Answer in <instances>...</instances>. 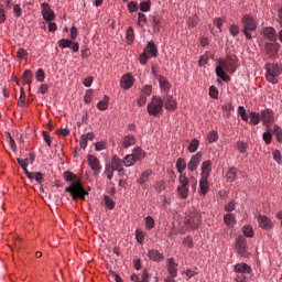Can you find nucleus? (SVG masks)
<instances>
[{
    "mask_svg": "<svg viewBox=\"0 0 282 282\" xmlns=\"http://www.w3.org/2000/svg\"><path fill=\"white\" fill-rule=\"evenodd\" d=\"M153 171L151 170H145L141 175L140 177L137 180V182L139 184H147V182H149V177H151Z\"/></svg>",
    "mask_w": 282,
    "mask_h": 282,
    "instance_id": "72a5a7b5",
    "label": "nucleus"
},
{
    "mask_svg": "<svg viewBox=\"0 0 282 282\" xmlns=\"http://www.w3.org/2000/svg\"><path fill=\"white\" fill-rule=\"evenodd\" d=\"M167 272L170 276H177V263L174 258L167 259Z\"/></svg>",
    "mask_w": 282,
    "mask_h": 282,
    "instance_id": "b1692460",
    "label": "nucleus"
},
{
    "mask_svg": "<svg viewBox=\"0 0 282 282\" xmlns=\"http://www.w3.org/2000/svg\"><path fill=\"white\" fill-rule=\"evenodd\" d=\"M153 94V86L151 85H144L141 89V95L143 96H151Z\"/></svg>",
    "mask_w": 282,
    "mask_h": 282,
    "instance_id": "6e6d98bb",
    "label": "nucleus"
},
{
    "mask_svg": "<svg viewBox=\"0 0 282 282\" xmlns=\"http://www.w3.org/2000/svg\"><path fill=\"white\" fill-rule=\"evenodd\" d=\"M64 180H66V182H74V180H76V176L72 173V171H66L64 172Z\"/></svg>",
    "mask_w": 282,
    "mask_h": 282,
    "instance_id": "774afa93",
    "label": "nucleus"
},
{
    "mask_svg": "<svg viewBox=\"0 0 282 282\" xmlns=\"http://www.w3.org/2000/svg\"><path fill=\"white\" fill-rule=\"evenodd\" d=\"M260 116L264 126L272 124L274 122V111H272V109L265 108L261 110Z\"/></svg>",
    "mask_w": 282,
    "mask_h": 282,
    "instance_id": "4468645a",
    "label": "nucleus"
},
{
    "mask_svg": "<svg viewBox=\"0 0 282 282\" xmlns=\"http://www.w3.org/2000/svg\"><path fill=\"white\" fill-rule=\"evenodd\" d=\"M257 221L262 230H270L272 228V220L265 215L259 214Z\"/></svg>",
    "mask_w": 282,
    "mask_h": 282,
    "instance_id": "2eb2a0df",
    "label": "nucleus"
},
{
    "mask_svg": "<svg viewBox=\"0 0 282 282\" xmlns=\"http://www.w3.org/2000/svg\"><path fill=\"white\" fill-rule=\"evenodd\" d=\"M135 240L142 246L144 243V231L138 228L135 229Z\"/></svg>",
    "mask_w": 282,
    "mask_h": 282,
    "instance_id": "8fccbe9b",
    "label": "nucleus"
},
{
    "mask_svg": "<svg viewBox=\"0 0 282 282\" xmlns=\"http://www.w3.org/2000/svg\"><path fill=\"white\" fill-rule=\"evenodd\" d=\"M151 24L153 28V32L158 34V32H160V28H162V15L160 14L153 15L151 19Z\"/></svg>",
    "mask_w": 282,
    "mask_h": 282,
    "instance_id": "393cba45",
    "label": "nucleus"
},
{
    "mask_svg": "<svg viewBox=\"0 0 282 282\" xmlns=\"http://www.w3.org/2000/svg\"><path fill=\"white\" fill-rule=\"evenodd\" d=\"M145 228L147 230H153V228H155V219H153V217H145Z\"/></svg>",
    "mask_w": 282,
    "mask_h": 282,
    "instance_id": "09e8293b",
    "label": "nucleus"
},
{
    "mask_svg": "<svg viewBox=\"0 0 282 282\" xmlns=\"http://www.w3.org/2000/svg\"><path fill=\"white\" fill-rule=\"evenodd\" d=\"M207 140L209 144H213V142H217L219 140V133L216 130H212L207 134Z\"/></svg>",
    "mask_w": 282,
    "mask_h": 282,
    "instance_id": "ea45409f",
    "label": "nucleus"
},
{
    "mask_svg": "<svg viewBox=\"0 0 282 282\" xmlns=\"http://www.w3.org/2000/svg\"><path fill=\"white\" fill-rule=\"evenodd\" d=\"M262 34H264V36L273 43H275V41L278 40L276 30H274V28L272 26L264 28Z\"/></svg>",
    "mask_w": 282,
    "mask_h": 282,
    "instance_id": "4be33fe9",
    "label": "nucleus"
},
{
    "mask_svg": "<svg viewBox=\"0 0 282 282\" xmlns=\"http://www.w3.org/2000/svg\"><path fill=\"white\" fill-rule=\"evenodd\" d=\"M265 69V79L271 85H276L279 83V76L282 74L281 65L276 63H267L264 66Z\"/></svg>",
    "mask_w": 282,
    "mask_h": 282,
    "instance_id": "7ed1b4c3",
    "label": "nucleus"
},
{
    "mask_svg": "<svg viewBox=\"0 0 282 282\" xmlns=\"http://www.w3.org/2000/svg\"><path fill=\"white\" fill-rule=\"evenodd\" d=\"M17 58H20V61L28 58V51L25 48H19L17 52Z\"/></svg>",
    "mask_w": 282,
    "mask_h": 282,
    "instance_id": "69168bd1",
    "label": "nucleus"
},
{
    "mask_svg": "<svg viewBox=\"0 0 282 282\" xmlns=\"http://www.w3.org/2000/svg\"><path fill=\"white\" fill-rule=\"evenodd\" d=\"M160 89H162L163 94L169 95L171 91V83L164 75L162 77H158Z\"/></svg>",
    "mask_w": 282,
    "mask_h": 282,
    "instance_id": "412c9836",
    "label": "nucleus"
},
{
    "mask_svg": "<svg viewBox=\"0 0 282 282\" xmlns=\"http://www.w3.org/2000/svg\"><path fill=\"white\" fill-rule=\"evenodd\" d=\"M65 192L70 193L73 199H85V196L89 195L80 181L73 182L69 187L65 188Z\"/></svg>",
    "mask_w": 282,
    "mask_h": 282,
    "instance_id": "0eeeda50",
    "label": "nucleus"
},
{
    "mask_svg": "<svg viewBox=\"0 0 282 282\" xmlns=\"http://www.w3.org/2000/svg\"><path fill=\"white\" fill-rule=\"evenodd\" d=\"M262 140L265 142V144L272 143V133L270 132V128H268V131L262 134Z\"/></svg>",
    "mask_w": 282,
    "mask_h": 282,
    "instance_id": "bf43d9fd",
    "label": "nucleus"
},
{
    "mask_svg": "<svg viewBox=\"0 0 282 282\" xmlns=\"http://www.w3.org/2000/svg\"><path fill=\"white\" fill-rule=\"evenodd\" d=\"M133 83H135V78L131 73H127L122 75L120 79L121 88L124 89L126 91L131 89V87H133Z\"/></svg>",
    "mask_w": 282,
    "mask_h": 282,
    "instance_id": "ddd939ff",
    "label": "nucleus"
},
{
    "mask_svg": "<svg viewBox=\"0 0 282 282\" xmlns=\"http://www.w3.org/2000/svg\"><path fill=\"white\" fill-rule=\"evenodd\" d=\"M94 138H96V135H94V132L83 134L79 139L80 149H87V143L89 142V140H94Z\"/></svg>",
    "mask_w": 282,
    "mask_h": 282,
    "instance_id": "bb28decb",
    "label": "nucleus"
},
{
    "mask_svg": "<svg viewBox=\"0 0 282 282\" xmlns=\"http://www.w3.org/2000/svg\"><path fill=\"white\" fill-rule=\"evenodd\" d=\"M236 250L240 257H248V240L243 236H238L236 240Z\"/></svg>",
    "mask_w": 282,
    "mask_h": 282,
    "instance_id": "9d476101",
    "label": "nucleus"
},
{
    "mask_svg": "<svg viewBox=\"0 0 282 282\" xmlns=\"http://www.w3.org/2000/svg\"><path fill=\"white\" fill-rule=\"evenodd\" d=\"M41 14L44 21L51 22L56 19V13H54L52 7L47 2L41 3Z\"/></svg>",
    "mask_w": 282,
    "mask_h": 282,
    "instance_id": "1a4fd4ad",
    "label": "nucleus"
},
{
    "mask_svg": "<svg viewBox=\"0 0 282 282\" xmlns=\"http://www.w3.org/2000/svg\"><path fill=\"white\" fill-rule=\"evenodd\" d=\"M237 149H238L239 153H248V143H246L243 141H238Z\"/></svg>",
    "mask_w": 282,
    "mask_h": 282,
    "instance_id": "3c124183",
    "label": "nucleus"
},
{
    "mask_svg": "<svg viewBox=\"0 0 282 282\" xmlns=\"http://www.w3.org/2000/svg\"><path fill=\"white\" fill-rule=\"evenodd\" d=\"M84 100L87 105L94 100V89L86 90V94L84 95Z\"/></svg>",
    "mask_w": 282,
    "mask_h": 282,
    "instance_id": "864d4df0",
    "label": "nucleus"
},
{
    "mask_svg": "<svg viewBox=\"0 0 282 282\" xmlns=\"http://www.w3.org/2000/svg\"><path fill=\"white\" fill-rule=\"evenodd\" d=\"M237 61L235 55H227L225 59L219 58L217 61L218 66L216 67V76L221 78L224 83H230V75L227 74H235L237 72Z\"/></svg>",
    "mask_w": 282,
    "mask_h": 282,
    "instance_id": "f257e3e1",
    "label": "nucleus"
},
{
    "mask_svg": "<svg viewBox=\"0 0 282 282\" xmlns=\"http://www.w3.org/2000/svg\"><path fill=\"white\" fill-rule=\"evenodd\" d=\"M104 202H105L106 208H109V210H113L116 208V203L113 202L112 198H110L109 195L104 196Z\"/></svg>",
    "mask_w": 282,
    "mask_h": 282,
    "instance_id": "a19ab883",
    "label": "nucleus"
},
{
    "mask_svg": "<svg viewBox=\"0 0 282 282\" xmlns=\"http://www.w3.org/2000/svg\"><path fill=\"white\" fill-rule=\"evenodd\" d=\"M144 23H147V14L139 12L138 13V25L140 28H144Z\"/></svg>",
    "mask_w": 282,
    "mask_h": 282,
    "instance_id": "13d9d810",
    "label": "nucleus"
},
{
    "mask_svg": "<svg viewBox=\"0 0 282 282\" xmlns=\"http://www.w3.org/2000/svg\"><path fill=\"white\" fill-rule=\"evenodd\" d=\"M185 226H189L192 230H197L202 224V214L195 212L184 220Z\"/></svg>",
    "mask_w": 282,
    "mask_h": 282,
    "instance_id": "6e6552de",
    "label": "nucleus"
},
{
    "mask_svg": "<svg viewBox=\"0 0 282 282\" xmlns=\"http://www.w3.org/2000/svg\"><path fill=\"white\" fill-rule=\"evenodd\" d=\"M88 166H90L94 175H100V171H102V166L100 165V160L93 154L87 155Z\"/></svg>",
    "mask_w": 282,
    "mask_h": 282,
    "instance_id": "9b49d317",
    "label": "nucleus"
},
{
    "mask_svg": "<svg viewBox=\"0 0 282 282\" xmlns=\"http://www.w3.org/2000/svg\"><path fill=\"white\" fill-rule=\"evenodd\" d=\"M163 107L166 109V111H175V109H177V101L175 98H173V95H165Z\"/></svg>",
    "mask_w": 282,
    "mask_h": 282,
    "instance_id": "a211bd4d",
    "label": "nucleus"
},
{
    "mask_svg": "<svg viewBox=\"0 0 282 282\" xmlns=\"http://www.w3.org/2000/svg\"><path fill=\"white\" fill-rule=\"evenodd\" d=\"M224 221L225 224L229 227L232 228L237 224V219L235 218V214L228 213L224 216Z\"/></svg>",
    "mask_w": 282,
    "mask_h": 282,
    "instance_id": "c756f323",
    "label": "nucleus"
},
{
    "mask_svg": "<svg viewBox=\"0 0 282 282\" xmlns=\"http://www.w3.org/2000/svg\"><path fill=\"white\" fill-rule=\"evenodd\" d=\"M58 47L61 50H65L69 47L73 52H78L80 50V44L78 42H74L73 40L62 39L57 42Z\"/></svg>",
    "mask_w": 282,
    "mask_h": 282,
    "instance_id": "f8f14e48",
    "label": "nucleus"
},
{
    "mask_svg": "<svg viewBox=\"0 0 282 282\" xmlns=\"http://www.w3.org/2000/svg\"><path fill=\"white\" fill-rule=\"evenodd\" d=\"M199 23V18L195 14L188 18L187 20V26L189 29L196 28V25Z\"/></svg>",
    "mask_w": 282,
    "mask_h": 282,
    "instance_id": "49530a36",
    "label": "nucleus"
},
{
    "mask_svg": "<svg viewBox=\"0 0 282 282\" xmlns=\"http://www.w3.org/2000/svg\"><path fill=\"white\" fill-rule=\"evenodd\" d=\"M109 96H104L102 100L98 101L97 109H99V111H107V109H109Z\"/></svg>",
    "mask_w": 282,
    "mask_h": 282,
    "instance_id": "2f4dec72",
    "label": "nucleus"
},
{
    "mask_svg": "<svg viewBox=\"0 0 282 282\" xmlns=\"http://www.w3.org/2000/svg\"><path fill=\"white\" fill-rule=\"evenodd\" d=\"M188 192H189L188 187H181V186L176 187V193L181 197V199H188Z\"/></svg>",
    "mask_w": 282,
    "mask_h": 282,
    "instance_id": "e433bc0d",
    "label": "nucleus"
},
{
    "mask_svg": "<svg viewBox=\"0 0 282 282\" xmlns=\"http://www.w3.org/2000/svg\"><path fill=\"white\" fill-rule=\"evenodd\" d=\"M208 61H210V55L207 53L202 55L198 59L199 67H204V65H208Z\"/></svg>",
    "mask_w": 282,
    "mask_h": 282,
    "instance_id": "603ef678",
    "label": "nucleus"
},
{
    "mask_svg": "<svg viewBox=\"0 0 282 282\" xmlns=\"http://www.w3.org/2000/svg\"><path fill=\"white\" fill-rule=\"evenodd\" d=\"M200 177L208 178L213 171V162L210 160L204 161L200 166Z\"/></svg>",
    "mask_w": 282,
    "mask_h": 282,
    "instance_id": "6ab92c4d",
    "label": "nucleus"
},
{
    "mask_svg": "<svg viewBox=\"0 0 282 282\" xmlns=\"http://www.w3.org/2000/svg\"><path fill=\"white\" fill-rule=\"evenodd\" d=\"M249 118H250V124L257 126L259 124V122H261V113L259 112H250Z\"/></svg>",
    "mask_w": 282,
    "mask_h": 282,
    "instance_id": "4c0bfd02",
    "label": "nucleus"
},
{
    "mask_svg": "<svg viewBox=\"0 0 282 282\" xmlns=\"http://www.w3.org/2000/svg\"><path fill=\"white\" fill-rule=\"evenodd\" d=\"M140 10H141V12H150L151 11V0L141 2Z\"/></svg>",
    "mask_w": 282,
    "mask_h": 282,
    "instance_id": "5fc2aeb1",
    "label": "nucleus"
},
{
    "mask_svg": "<svg viewBox=\"0 0 282 282\" xmlns=\"http://www.w3.org/2000/svg\"><path fill=\"white\" fill-rule=\"evenodd\" d=\"M273 134L275 135V140H278L281 144L282 142V129L281 126L274 124L273 126Z\"/></svg>",
    "mask_w": 282,
    "mask_h": 282,
    "instance_id": "37998d69",
    "label": "nucleus"
},
{
    "mask_svg": "<svg viewBox=\"0 0 282 282\" xmlns=\"http://www.w3.org/2000/svg\"><path fill=\"white\" fill-rule=\"evenodd\" d=\"M238 116L241 117V120H245V122H248V113L246 112V108L243 106L238 107Z\"/></svg>",
    "mask_w": 282,
    "mask_h": 282,
    "instance_id": "4d7b16f0",
    "label": "nucleus"
},
{
    "mask_svg": "<svg viewBox=\"0 0 282 282\" xmlns=\"http://www.w3.org/2000/svg\"><path fill=\"white\" fill-rule=\"evenodd\" d=\"M149 116L160 118L161 113H164V99L158 95H153L151 101L147 106Z\"/></svg>",
    "mask_w": 282,
    "mask_h": 282,
    "instance_id": "f03ea898",
    "label": "nucleus"
},
{
    "mask_svg": "<svg viewBox=\"0 0 282 282\" xmlns=\"http://www.w3.org/2000/svg\"><path fill=\"white\" fill-rule=\"evenodd\" d=\"M137 105H138L139 107H144V105H147V96H145V95H142V94L140 93V95H139V97H138V99H137Z\"/></svg>",
    "mask_w": 282,
    "mask_h": 282,
    "instance_id": "338daca9",
    "label": "nucleus"
},
{
    "mask_svg": "<svg viewBox=\"0 0 282 282\" xmlns=\"http://www.w3.org/2000/svg\"><path fill=\"white\" fill-rule=\"evenodd\" d=\"M110 166L115 170L118 171L124 166V162L122 159H120L118 155H113L111 159Z\"/></svg>",
    "mask_w": 282,
    "mask_h": 282,
    "instance_id": "cd10ccee",
    "label": "nucleus"
},
{
    "mask_svg": "<svg viewBox=\"0 0 282 282\" xmlns=\"http://www.w3.org/2000/svg\"><path fill=\"white\" fill-rule=\"evenodd\" d=\"M242 32L248 41H252V32L257 30V20L250 14H245L241 19Z\"/></svg>",
    "mask_w": 282,
    "mask_h": 282,
    "instance_id": "39448f33",
    "label": "nucleus"
},
{
    "mask_svg": "<svg viewBox=\"0 0 282 282\" xmlns=\"http://www.w3.org/2000/svg\"><path fill=\"white\" fill-rule=\"evenodd\" d=\"M209 96L210 98H214V100H217L219 98V90L215 86L209 87Z\"/></svg>",
    "mask_w": 282,
    "mask_h": 282,
    "instance_id": "680f3d73",
    "label": "nucleus"
},
{
    "mask_svg": "<svg viewBox=\"0 0 282 282\" xmlns=\"http://www.w3.org/2000/svg\"><path fill=\"white\" fill-rule=\"evenodd\" d=\"M126 39L128 41V45H131L135 40V32L133 31V26H129L126 33Z\"/></svg>",
    "mask_w": 282,
    "mask_h": 282,
    "instance_id": "58836bf2",
    "label": "nucleus"
},
{
    "mask_svg": "<svg viewBox=\"0 0 282 282\" xmlns=\"http://www.w3.org/2000/svg\"><path fill=\"white\" fill-rule=\"evenodd\" d=\"M148 258L150 259V261H154L155 263H160V261H164V256L155 249L148 251Z\"/></svg>",
    "mask_w": 282,
    "mask_h": 282,
    "instance_id": "5701e85b",
    "label": "nucleus"
},
{
    "mask_svg": "<svg viewBox=\"0 0 282 282\" xmlns=\"http://www.w3.org/2000/svg\"><path fill=\"white\" fill-rule=\"evenodd\" d=\"M242 232H243L245 237H248L250 239H252V237H254V229H252V226H250V225H246L242 228Z\"/></svg>",
    "mask_w": 282,
    "mask_h": 282,
    "instance_id": "c03bdc74",
    "label": "nucleus"
},
{
    "mask_svg": "<svg viewBox=\"0 0 282 282\" xmlns=\"http://www.w3.org/2000/svg\"><path fill=\"white\" fill-rule=\"evenodd\" d=\"M35 78L39 83H43L45 80V70L43 68L37 69Z\"/></svg>",
    "mask_w": 282,
    "mask_h": 282,
    "instance_id": "e2e57ef3",
    "label": "nucleus"
},
{
    "mask_svg": "<svg viewBox=\"0 0 282 282\" xmlns=\"http://www.w3.org/2000/svg\"><path fill=\"white\" fill-rule=\"evenodd\" d=\"M187 149L189 153H195L199 149V140L193 139Z\"/></svg>",
    "mask_w": 282,
    "mask_h": 282,
    "instance_id": "de8ad7c7",
    "label": "nucleus"
},
{
    "mask_svg": "<svg viewBox=\"0 0 282 282\" xmlns=\"http://www.w3.org/2000/svg\"><path fill=\"white\" fill-rule=\"evenodd\" d=\"M158 58V45L153 40L149 41L147 46L143 50V53L139 56V63L142 65H147L149 63V58Z\"/></svg>",
    "mask_w": 282,
    "mask_h": 282,
    "instance_id": "423d86ee",
    "label": "nucleus"
},
{
    "mask_svg": "<svg viewBox=\"0 0 282 282\" xmlns=\"http://www.w3.org/2000/svg\"><path fill=\"white\" fill-rule=\"evenodd\" d=\"M272 155H273L274 162H276L278 164H282V155H281V151L280 150H274L272 152Z\"/></svg>",
    "mask_w": 282,
    "mask_h": 282,
    "instance_id": "0e129e2a",
    "label": "nucleus"
},
{
    "mask_svg": "<svg viewBox=\"0 0 282 282\" xmlns=\"http://www.w3.org/2000/svg\"><path fill=\"white\" fill-rule=\"evenodd\" d=\"M34 78V74L30 69L24 70L22 75L23 85H32V80Z\"/></svg>",
    "mask_w": 282,
    "mask_h": 282,
    "instance_id": "7c9ffc66",
    "label": "nucleus"
},
{
    "mask_svg": "<svg viewBox=\"0 0 282 282\" xmlns=\"http://www.w3.org/2000/svg\"><path fill=\"white\" fill-rule=\"evenodd\" d=\"M123 166H126V169H129V166H134L135 165V162H138L135 160V158L133 156V154H127L124 158H123Z\"/></svg>",
    "mask_w": 282,
    "mask_h": 282,
    "instance_id": "473e14b6",
    "label": "nucleus"
},
{
    "mask_svg": "<svg viewBox=\"0 0 282 282\" xmlns=\"http://www.w3.org/2000/svg\"><path fill=\"white\" fill-rule=\"evenodd\" d=\"M208 191H210V184L208 183V178L200 177L198 181V194L205 197V195H208Z\"/></svg>",
    "mask_w": 282,
    "mask_h": 282,
    "instance_id": "dca6fc26",
    "label": "nucleus"
},
{
    "mask_svg": "<svg viewBox=\"0 0 282 282\" xmlns=\"http://www.w3.org/2000/svg\"><path fill=\"white\" fill-rule=\"evenodd\" d=\"M115 172H116V170L110 164L105 165L104 173L107 176V180H113V173Z\"/></svg>",
    "mask_w": 282,
    "mask_h": 282,
    "instance_id": "79ce46f5",
    "label": "nucleus"
},
{
    "mask_svg": "<svg viewBox=\"0 0 282 282\" xmlns=\"http://www.w3.org/2000/svg\"><path fill=\"white\" fill-rule=\"evenodd\" d=\"M132 156H134V160L137 162H142V160H144V158H147V152L144 150H142V148L135 147L132 150Z\"/></svg>",
    "mask_w": 282,
    "mask_h": 282,
    "instance_id": "a878e982",
    "label": "nucleus"
},
{
    "mask_svg": "<svg viewBox=\"0 0 282 282\" xmlns=\"http://www.w3.org/2000/svg\"><path fill=\"white\" fill-rule=\"evenodd\" d=\"M281 48V45L279 43H267L264 45V52L268 56H276L279 53V50Z\"/></svg>",
    "mask_w": 282,
    "mask_h": 282,
    "instance_id": "aec40b11",
    "label": "nucleus"
},
{
    "mask_svg": "<svg viewBox=\"0 0 282 282\" xmlns=\"http://www.w3.org/2000/svg\"><path fill=\"white\" fill-rule=\"evenodd\" d=\"M178 183V186L181 187H188V184H191V180L186 177V174H180Z\"/></svg>",
    "mask_w": 282,
    "mask_h": 282,
    "instance_id": "a18cd8bd",
    "label": "nucleus"
},
{
    "mask_svg": "<svg viewBox=\"0 0 282 282\" xmlns=\"http://www.w3.org/2000/svg\"><path fill=\"white\" fill-rule=\"evenodd\" d=\"M176 171L181 175H184V171H186V160L183 158H178L176 161Z\"/></svg>",
    "mask_w": 282,
    "mask_h": 282,
    "instance_id": "f704fd0d",
    "label": "nucleus"
},
{
    "mask_svg": "<svg viewBox=\"0 0 282 282\" xmlns=\"http://www.w3.org/2000/svg\"><path fill=\"white\" fill-rule=\"evenodd\" d=\"M226 180L227 182H235L237 180V167L232 166L227 171Z\"/></svg>",
    "mask_w": 282,
    "mask_h": 282,
    "instance_id": "c9c22d12",
    "label": "nucleus"
},
{
    "mask_svg": "<svg viewBox=\"0 0 282 282\" xmlns=\"http://www.w3.org/2000/svg\"><path fill=\"white\" fill-rule=\"evenodd\" d=\"M135 144V137L133 134H128L123 138L122 147L123 149H129Z\"/></svg>",
    "mask_w": 282,
    "mask_h": 282,
    "instance_id": "c85d7f7f",
    "label": "nucleus"
},
{
    "mask_svg": "<svg viewBox=\"0 0 282 282\" xmlns=\"http://www.w3.org/2000/svg\"><path fill=\"white\" fill-rule=\"evenodd\" d=\"M202 162V152L194 154L187 163V169L193 173L199 166Z\"/></svg>",
    "mask_w": 282,
    "mask_h": 282,
    "instance_id": "f3484780",
    "label": "nucleus"
},
{
    "mask_svg": "<svg viewBox=\"0 0 282 282\" xmlns=\"http://www.w3.org/2000/svg\"><path fill=\"white\" fill-rule=\"evenodd\" d=\"M234 272L236 273V282H248V276L252 274V267L246 262H240L234 265Z\"/></svg>",
    "mask_w": 282,
    "mask_h": 282,
    "instance_id": "20e7f679",
    "label": "nucleus"
},
{
    "mask_svg": "<svg viewBox=\"0 0 282 282\" xmlns=\"http://www.w3.org/2000/svg\"><path fill=\"white\" fill-rule=\"evenodd\" d=\"M19 107H25V90L23 88L20 89V98L18 100Z\"/></svg>",
    "mask_w": 282,
    "mask_h": 282,
    "instance_id": "052dcab7",
    "label": "nucleus"
}]
</instances>
